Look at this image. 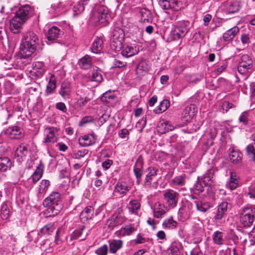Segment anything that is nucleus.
Returning a JSON list of instances; mask_svg holds the SVG:
<instances>
[{
  "label": "nucleus",
  "instance_id": "f257e3e1",
  "mask_svg": "<svg viewBox=\"0 0 255 255\" xmlns=\"http://www.w3.org/2000/svg\"><path fill=\"white\" fill-rule=\"evenodd\" d=\"M38 38L33 31L27 32L24 35L20 46L19 54L21 58L30 57L35 51L38 43Z\"/></svg>",
  "mask_w": 255,
  "mask_h": 255
},
{
  "label": "nucleus",
  "instance_id": "f03ea898",
  "mask_svg": "<svg viewBox=\"0 0 255 255\" xmlns=\"http://www.w3.org/2000/svg\"><path fill=\"white\" fill-rule=\"evenodd\" d=\"M43 205L48 207L45 211L46 216L53 217L57 215L61 208V194L57 192H52L44 200Z\"/></svg>",
  "mask_w": 255,
  "mask_h": 255
},
{
  "label": "nucleus",
  "instance_id": "7ed1b4c3",
  "mask_svg": "<svg viewBox=\"0 0 255 255\" xmlns=\"http://www.w3.org/2000/svg\"><path fill=\"white\" fill-rule=\"evenodd\" d=\"M30 7L25 5L21 7L16 12L15 16L11 19L10 28L14 33L20 32L22 24L29 18Z\"/></svg>",
  "mask_w": 255,
  "mask_h": 255
},
{
  "label": "nucleus",
  "instance_id": "20e7f679",
  "mask_svg": "<svg viewBox=\"0 0 255 255\" xmlns=\"http://www.w3.org/2000/svg\"><path fill=\"white\" fill-rule=\"evenodd\" d=\"M110 15L107 7L103 5H96L92 11L90 19L95 24H105Z\"/></svg>",
  "mask_w": 255,
  "mask_h": 255
},
{
  "label": "nucleus",
  "instance_id": "39448f33",
  "mask_svg": "<svg viewBox=\"0 0 255 255\" xmlns=\"http://www.w3.org/2000/svg\"><path fill=\"white\" fill-rule=\"evenodd\" d=\"M240 222L244 227H251L255 220V207L247 205L242 207L240 211Z\"/></svg>",
  "mask_w": 255,
  "mask_h": 255
},
{
  "label": "nucleus",
  "instance_id": "423d86ee",
  "mask_svg": "<svg viewBox=\"0 0 255 255\" xmlns=\"http://www.w3.org/2000/svg\"><path fill=\"white\" fill-rule=\"evenodd\" d=\"M189 26L188 21L182 20L177 22L170 32L171 40H178L184 37L189 31Z\"/></svg>",
  "mask_w": 255,
  "mask_h": 255
},
{
  "label": "nucleus",
  "instance_id": "0eeeda50",
  "mask_svg": "<svg viewBox=\"0 0 255 255\" xmlns=\"http://www.w3.org/2000/svg\"><path fill=\"white\" fill-rule=\"evenodd\" d=\"M253 61L248 55H243L238 66V72L241 74H245L251 72L253 68Z\"/></svg>",
  "mask_w": 255,
  "mask_h": 255
},
{
  "label": "nucleus",
  "instance_id": "6e6552de",
  "mask_svg": "<svg viewBox=\"0 0 255 255\" xmlns=\"http://www.w3.org/2000/svg\"><path fill=\"white\" fill-rule=\"evenodd\" d=\"M124 32L121 28H116L112 34L111 39V45L114 47L115 50L119 51L121 50L124 39Z\"/></svg>",
  "mask_w": 255,
  "mask_h": 255
},
{
  "label": "nucleus",
  "instance_id": "1a4fd4ad",
  "mask_svg": "<svg viewBox=\"0 0 255 255\" xmlns=\"http://www.w3.org/2000/svg\"><path fill=\"white\" fill-rule=\"evenodd\" d=\"M59 128L53 127H48L44 128V143H54L56 142L58 139V132Z\"/></svg>",
  "mask_w": 255,
  "mask_h": 255
},
{
  "label": "nucleus",
  "instance_id": "9d476101",
  "mask_svg": "<svg viewBox=\"0 0 255 255\" xmlns=\"http://www.w3.org/2000/svg\"><path fill=\"white\" fill-rule=\"evenodd\" d=\"M163 196L168 207L173 208L176 206L179 197L178 193L173 190L168 189L164 191Z\"/></svg>",
  "mask_w": 255,
  "mask_h": 255
},
{
  "label": "nucleus",
  "instance_id": "9b49d317",
  "mask_svg": "<svg viewBox=\"0 0 255 255\" xmlns=\"http://www.w3.org/2000/svg\"><path fill=\"white\" fill-rule=\"evenodd\" d=\"M158 3L162 8L173 11L175 14L180 9V2L178 0H159Z\"/></svg>",
  "mask_w": 255,
  "mask_h": 255
},
{
  "label": "nucleus",
  "instance_id": "f8f14e48",
  "mask_svg": "<svg viewBox=\"0 0 255 255\" xmlns=\"http://www.w3.org/2000/svg\"><path fill=\"white\" fill-rule=\"evenodd\" d=\"M5 134L11 139H20L24 136L23 129L18 126L9 127L5 131Z\"/></svg>",
  "mask_w": 255,
  "mask_h": 255
},
{
  "label": "nucleus",
  "instance_id": "ddd939ff",
  "mask_svg": "<svg viewBox=\"0 0 255 255\" xmlns=\"http://www.w3.org/2000/svg\"><path fill=\"white\" fill-rule=\"evenodd\" d=\"M193 201L187 203L188 208L192 207L193 206H195L197 211L205 213L210 208V204L208 202H203L199 199H195L193 197Z\"/></svg>",
  "mask_w": 255,
  "mask_h": 255
},
{
  "label": "nucleus",
  "instance_id": "4468645a",
  "mask_svg": "<svg viewBox=\"0 0 255 255\" xmlns=\"http://www.w3.org/2000/svg\"><path fill=\"white\" fill-rule=\"evenodd\" d=\"M45 72L44 64L42 62H35L32 64V70L31 73L37 78L41 77Z\"/></svg>",
  "mask_w": 255,
  "mask_h": 255
},
{
  "label": "nucleus",
  "instance_id": "2eb2a0df",
  "mask_svg": "<svg viewBox=\"0 0 255 255\" xmlns=\"http://www.w3.org/2000/svg\"><path fill=\"white\" fill-rule=\"evenodd\" d=\"M121 49L122 55L127 58L136 55L139 51L138 46L135 45H122Z\"/></svg>",
  "mask_w": 255,
  "mask_h": 255
},
{
  "label": "nucleus",
  "instance_id": "dca6fc26",
  "mask_svg": "<svg viewBox=\"0 0 255 255\" xmlns=\"http://www.w3.org/2000/svg\"><path fill=\"white\" fill-rule=\"evenodd\" d=\"M63 34L62 31L58 27L53 26L47 31L46 34V36L48 41H55L58 38L60 37Z\"/></svg>",
  "mask_w": 255,
  "mask_h": 255
},
{
  "label": "nucleus",
  "instance_id": "f3484780",
  "mask_svg": "<svg viewBox=\"0 0 255 255\" xmlns=\"http://www.w3.org/2000/svg\"><path fill=\"white\" fill-rule=\"evenodd\" d=\"M140 19L139 22L146 24L152 21V14L149 10L146 8H141L139 10Z\"/></svg>",
  "mask_w": 255,
  "mask_h": 255
},
{
  "label": "nucleus",
  "instance_id": "a211bd4d",
  "mask_svg": "<svg viewBox=\"0 0 255 255\" xmlns=\"http://www.w3.org/2000/svg\"><path fill=\"white\" fill-rule=\"evenodd\" d=\"M195 105L191 104L189 106L186 107L182 113V119L186 122L190 121L192 117L194 115Z\"/></svg>",
  "mask_w": 255,
  "mask_h": 255
},
{
  "label": "nucleus",
  "instance_id": "6ab92c4d",
  "mask_svg": "<svg viewBox=\"0 0 255 255\" xmlns=\"http://www.w3.org/2000/svg\"><path fill=\"white\" fill-rule=\"evenodd\" d=\"M136 230V228L133 225L128 224L123 227L120 230L116 232V234L118 237L130 236L135 232Z\"/></svg>",
  "mask_w": 255,
  "mask_h": 255
},
{
  "label": "nucleus",
  "instance_id": "aec40b11",
  "mask_svg": "<svg viewBox=\"0 0 255 255\" xmlns=\"http://www.w3.org/2000/svg\"><path fill=\"white\" fill-rule=\"evenodd\" d=\"M228 205V203L226 201L222 202L218 205L216 213L214 217L215 220H220L223 218L227 211Z\"/></svg>",
  "mask_w": 255,
  "mask_h": 255
},
{
  "label": "nucleus",
  "instance_id": "412c9836",
  "mask_svg": "<svg viewBox=\"0 0 255 255\" xmlns=\"http://www.w3.org/2000/svg\"><path fill=\"white\" fill-rule=\"evenodd\" d=\"M193 235L197 239V242L202 241V237L204 234L203 225L201 222L199 221L198 223H195L193 227Z\"/></svg>",
  "mask_w": 255,
  "mask_h": 255
},
{
  "label": "nucleus",
  "instance_id": "4be33fe9",
  "mask_svg": "<svg viewBox=\"0 0 255 255\" xmlns=\"http://www.w3.org/2000/svg\"><path fill=\"white\" fill-rule=\"evenodd\" d=\"M28 145L26 144L22 143L19 145L15 152V156L17 157V160L21 162L23 160V157L27 154Z\"/></svg>",
  "mask_w": 255,
  "mask_h": 255
},
{
  "label": "nucleus",
  "instance_id": "5701e85b",
  "mask_svg": "<svg viewBox=\"0 0 255 255\" xmlns=\"http://www.w3.org/2000/svg\"><path fill=\"white\" fill-rule=\"evenodd\" d=\"M43 171V167L41 165H39L37 167L36 169L29 179V182H30L31 180L32 181L30 187H32L33 185L42 177Z\"/></svg>",
  "mask_w": 255,
  "mask_h": 255
},
{
  "label": "nucleus",
  "instance_id": "b1692460",
  "mask_svg": "<svg viewBox=\"0 0 255 255\" xmlns=\"http://www.w3.org/2000/svg\"><path fill=\"white\" fill-rule=\"evenodd\" d=\"M240 31L238 26H234L223 34V38L226 41L232 40Z\"/></svg>",
  "mask_w": 255,
  "mask_h": 255
},
{
  "label": "nucleus",
  "instance_id": "393cba45",
  "mask_svg": "<svg viewBox=\"0 0 255 255\" xmlns=\"http://www.w3.org/2000/svg\"><path fill=\"white\" fill-rule=\"evenodd\" d=\"M110 252L111 254H115L122 249L123 246V242L121 240H113L109 241Z\"/></svg>",
  "mask_w": 255,
  "mask_h": 255
},
{
  "label": "nucleus",
  "instance_id": "a878e982",
  "mask_svg": "<svg viewBox=\"0 0 255 255\" xmlns=\"http://www.w3.org/2000/svg\"><path fill=\"white\" fill-rule=\"evenodd\" d=\"M78 64L82 69L84 70L89 69L92 66V58L89 55H86L79 59Z\"/></svg>",
  "mask_w": 255,
  "mask_h": 255
},
{
  "label": "nucleus",
  "instance_id": "bb28decb",
  "mask_svg": "<svg viewBox=\"0 0 255 255\" xmlns=\"http://www.w3.org/2000/svg\"><path fill=\"white\" fill-rule=\"evenodd\" d=\"M103 40L100 37H96L94 40L91 48L92 52L98 54L100 53L103 48Z\"/></svg>",
  "mask_w": 255,
  "mask_h": 255
},
{
  "label": "nucleus",
  "instance_id": "cd10ccee",
  "mask_svg": "<svg viewBox=\"0 0 255 255\" xmlns=\"http://www.w3.org/2000/svg\"><path fill=\"white\" fill-rule=\"evenodd\" d=\"M95 141L94 135H85L79 139V144L83 146H88L94 144Z\"/></svg>",
  "mask_w": 255,
  "mask_h": 255
},
{
  "label": "nucleus",
  "instance_id": "c85d7f7f",
  "mask_svg": "<svg viewBox=\"0 0 255 255\" xmlns=\"http://www.w3.org/2000/svg\"><path fill=\"white\" fill-rule=\"evenodd\" d=\"M215 172V169L211 168L208 170L204 175L203 182L205 186H211V183L213 182Z\"/></svg>",
  "mask_w": 255,
  "mask_h": 255
},
{
  "label": "nucleus",
  "instance_id": "c756f323",
  "mask_svg": "<svg viewBox=\"0 0 255 255\" xmlns=\"http://www.w3.org/2000/svg\"><path fill=\"white\" fill-rule=\"evenodd\" d=\"M230 181L226 184L227 188L233 190L235 189L237 186L239 182V177L237 175L235 172L231 171L230 172Z\"/></svg>",
  "mask_w": 255,
  "mask_h": 255
},
{
  "label": "nucleus",
  "instance_id": "7c9ffc66",
  "mask_svg": "<svg viewBox=\"0 0 255 255\" xmlns=\"http://www.w3.org/2000/svg\"><path fill=\"white\" fill-rule=\"evenodd\" d=\"M164 208L163 205L159 203H155L153 210L154 217L157 219L162 218L166 213Z\"/></svg>",
  "mask_w": 255,
  "mask_h": 255
},
{
  "label": "nucleus",
  "instance_id": "2f4dec72",
  "mask_svg": "<svg viewBox=\"0 0 255 255\" xmlns=\"http://www.w3.org/2000/svg\"><path fill=\"white\" fill-rule=\"evenodd\" d=\"M148 174L146 176L144 185L146 186H149L151 184L153 177L157 174L158 170L153 167H150L147 169Z\"/></svg>",
  "mask_w": 255,
  "mask_h": 255
},
{
  "label": "nucleus",
  "instance_id": "473e14b6",
  "mask_svg": "<svg viewBox=\"0 0 255 255\" xmlns=\"http://www.w3.org/2000/svg\"><path fill=\"white\" fill-rule=\"evenodd\" d=\"M93 213V208L92 206H88L81 213L80 218L82 220L87 221L92 218Z\"/></svg>",
  "mask_w": 255,
  "mask_h": 255
},
{
  "label": "nucleus",
  "instance_id": "72a5a7b5",
  "mask_svg": "<svg viewBox=\"0 0 255 255\" xmlns=\"http://www.w3.org/2000/svg\"><path fill=\"white\" fill-rule=\"evenodd\" d=\"M12 162L10 159L7 157L0 158V170L3 172L10 169Z\"/></svg>",
  "mask_w": 255,
  "mask_h": 255
},
{
  "label": "nucleus",
  "instance_id": "f704fd0d",
  "mask_svg": "<svg viewBox=\"0 0 255 255\" xmlns=\"http://www.w3.org/2000/svg\"><path fill=\"white\" fill-rule=\"evenodd\" d=\"M56 80L53 75H51L46 90V95L52 94L56 87Z\"/></svg>",
  "mask_w": 255,
  "mask_h": 255
},
{
  "label": "nucleus",
  "instance_id": "c9c22d12",
  "mask_svg": "<svg viewBox=\"0 0 255 255\" xmlns=\"http://www.w3.org/2000/svg\"><path fill=\"white\" fill-rule=\"evenodd\" d=\"M177 223L174 220L172 217L165 219L162 223V227L164 229L172 230L177 226Z\"/></svg>",
  "mask_w": 255,
  "mask_h": 255
},
{
  "label": "nucleus",
  "instance_id": "e433bc0d",
  "mask_svg": "<svg viewBox=\"0 0 255 255\" xmlns=\"http://www.w3.org/2000/svg\"><path fill=\"white\" fill-rule=\"evenodd\" d=\"M158 131L161 133H164L173 129V126L167 121L159 123L158 125Z\"/></svg>",
  "mask_w": 255,
  "mask_h": 255
},
{
  "label": "nucleus",
  "instance_id": "4c0bfd02",
  "mask_svg": "<svg viewBox=\"0 0 255 255\" xmlns=\"http://www.w3.org/2000/svg\"><path fill=\"white\" fill-rule=\"evenodd\" d=\"M230 159L233 163H238L242 159V154L239 150L233 149L230 154Z\"/></svg>",
  "mask_w": 255,
  "mask_h": 255
},
{
  "label": "nucleus",
  "instance_id": "58836bf2",
  "mask_svg": "<svg viewBox=\"0 0 255 255\" xmlns=\"http://www.w3.org/2000/svg\"><path fill=\"white\" fill-rule=\"evenodd\" d=\"M129 188L126 182H118L115 187V192L125 194L129 190Z\"/></svg>",
  "mask_w": 255,
  "mask_h": 255
},
{
  "label": "nucleus",
  "instance_id": "ea45409f",
  "mask_svg": "<svg viewBox=\"0 0 255 255\" xmlns=\"http://www.w3.org/2000/svg\"><path fill=\"white\" fill-rule=\"evenodd\" d=\"M241 6L238 2H229L226 7L228 13H234L240 9Z\"/></svg>",
  "mask_w": 255,
  "mask_h": 255
},
{
  "label": "nucleus",
  "instance_id": "a19ab883",
  "mask_svg": "<svg viewBox=\"0 0 255 255\" xmlns=\"http://www.w3.org/2000/svg\"><path fill=\"white\" fill-rule=\"evenodd\" d=\"M140 208V203L137 200H131L128 204V209L132 214L135 213Z\"/></svg>",
  "mask_w": 255,
  "mask_h": 255
},
{
  "label": "nucleus",
  "instance_id": "79ce46f5",
  "mask_svg": "<svg viewBox=\"0 0 255 255\" xmlns=\"http://www.w3.org/2000/svg\"><path fill=\"white\" fill-rule=\"evenodd\" d=\"M9 209L8 205L5 203H3L0 209V216L3 220L7 219L10 216Z\"/></svg>",
  "mask_w": 255,
  "mask_h": 255
},
{
  "label": "nucleus",
  "instance_id": "37998d69",
  "mask_svg": "<svg viewBox=\"0 0 255 255\" xmlns=\"http://www.w3.org/2000/svg\"><path fill=\"white\" fill-rule=\"evenodd\" d=\"M170 106V102L168 100H163L157 107V108L154 110L155 114L161 113L165 111Z\"/></svg>",
  "mask_w": 255,
  "mask_h": 255
},
{
  "label": "nucleus",
  "instance_id": "c03bdc74",
  "mask_svg": "<svg viewBox=\"0 0 255 255\" xmlns=\"http://www.w3.org/2000/svg\"><path fill=\"white\" fill-rule=\"evenodd\" d=\"M181 248V245L179 242H174L171 244L169 250L171 255H180Z\"/></svg>",
  "mask_w": 255,
  "mask_h": 255
},
{
  "label": "nucleus",
  "instance_id": "a18cd8bd",
  "mask_svg": "<svg viewBox=\"0 0 255 255\" xmlns=\"http://www.w3.org/2000/svg\"><path fill=\"white\" fill-rule=\"evenodd\" d=\"M55 224L49 223L44 226L40 230L41 234L43 235H51L55 230Z\"/></svg>",
  "mask_w": 255,
  "mask_h": 255
},
{
  "label": "nucleus",
  "instance_id": "49530a36",
  "mask_svg": "<svg viewBox=\"0 0 255 255\" xmlns=\"http://www.w3.org/2000/svg\"><path fill=\"white\" fill-rule=\"evenodd\" d=\"M71 92L70 86L68 83H63L61 84V89L59 93L64 98L68 96Z\"/></svg>",
  "mask_w": 255,
  "mask_h": 255
},
{
  "label": "nucleus",
  "instance_id": "de8ad7c7",
  "mask_svg": "<svg viewBox=\"0 0 255 255\" xmlns=\"http://www.w3.org/2000/svg\"><path fill=\"white\" fill-rule=\"evenodd\" d=\"M250 111H244L239 117V121L240 123H242L244 126H247L249 124L250 121Z\"/></svg>",
  "mask_w": 255,
  "mask_h": 255
},
{
  "label": "nucleus",
  "instance_id": "09e8293b",
  "mask_svg": "<svg viewBox=\"0 0 255 255\" xmlns=\"http://www.w3.org/2000/svg\"><path fill=\"white\" fill-rule=\"evenodd\" d=\"M85 4L80 1H77L73 6V12L74 15H77L82 13L85 9Z\"/></svg>",
  "mask_w": 255,
  "mask_h": 255
},
{
  "label": "nucleus",
  "instance_id": "8fccbe9b",
  "mask_svg": "<svg viewBox=\"0 0 255 255\" xmlns=\"http://www.w3.org/2000/svg\"><path fill=\"white\" fill-rule=\"evenodd\" d=\"M247 155L252 159L253 161H255V148L253 143L249 144L246 147Z\"/></svg>",
  "mask_w": 255,
  "mask_h": 255
},
{
  "label": "nucleus",
  "instance_id": "3c124183",
  "mask_svg": "<svg viewBox=\"0 0 255 255\" xmlns=\"http://www.w3.org/2000/svg\"><path fill=\"white\" fill-rule=\"evenodd\" d=\"M116 98V96L111 91L105 93L101 97V100L103 102L110 103L111 101Z\"/></svg>",
  "mask_w": 255,
  "mask_h": 255
},
{
  "label": "nucleus",
  "instance_id": "603ef678",
  "mask_svg": "<svg viewBox=\"0 0 255 255\" xmlns=\"http://www.w3.org/2000/svg\"><path fill=\"white\" fill-rule=\"evenodd\" d=\"M91 80L98 84L100 83L103 80V77L100 72L97 70H94L91 76Z\"/></svg>",
  "mask_w": 255,
  "mask_h": 255
},
{
  "label": "nucleus",
  "instance_id": "864d4df0",
  "mask_svg": "<svg viewBox=\"0 0 255 255\" xmlns=\"http://www.w3.org/2000/svg\"><path fill=\"white\" fill-rule=\"evenodd\" d=\"M214 242L219 245L223 244L224 240L223 238V234L219 231H216L213 235Z\"/></svg>",
  "mask_w": 255,
  "mask_h": 255
},
{
  "label": "nucleus",
  "instance_id": "5fc2aeb1",
  "mask_svg": "<svg viewBox=\"0 0 255 255\" xmlns=\"http://www.w3.org/2000/svg\"><path fill=\"white\" fill-rule=\"evenodd\" d=\"M172 183L175 186H183L185 183V176L180 175V176H176L172 179Z\"/></svg>",
  "mask_w": 255,
  "mask_h": 255
},
{
  "label": "nucleus",
  "instance_id": "6e6d98bb",
  "mask_svg": "<svg viewBox=\"0 0 255 255\" xmlns=\"http://www.w3.org/2000/svg\"><path fill=\"white\" fill-rule=\"evenodd\" d=\"M50 185V182L48 180H42L39 185L38 189V193L41 194L45 193L48 189V188Z\"/></svg>",
  "mask_w": 255,
  "mask_h": 255
},
{
  "label": "nucleus",
  "instance_id": "4d7b16f0",
  "mask_svg": "<svg viewBox=\"0 0 255 255\" xmlns=\"http://www.w3.org/2000/svg\"><path fill=\"white\" fill-rule=\"evenodd\" d=\"M148 70V66L145 60L141 61L136 67V71L147 72Z\"/></svg>",
  "mask_w": 255,
  "mask_h": 255
},
{
  "label": "nucleus",
  "instance_id": "13d9d810",
  "mask_svg": "<svg viewBox=\"0 0 255 255\" xmlns=\"http://www.w3.org/2000/svg\"><path fill=\"white\" fill-rule=\"evenodd\" d=\"M85 229V226L82 225L80 227L75 230L71 235V240H75L79 238L82 235V231Z\"/></svg>",
  "mask_w": 255,
  "mask_h": 255
},
{
  "label": "nucleus",
  "instance_id": "bf43d9fd",
  "mask_svg": "<svg viewBox=\"0 0 255 255\" xmlns=\"http://www.w3.org/2000/svg\"><path fill=\"white\" fill-rule=\"evenodd\" d=\"M108 246L106 245H104L103 246L98 248L95 251V253L98 255H107L108 253Z\"/></svg>",
  "mask_w": 255,
  "mask_h": 255
},
{
  "label": "nucleus",
  "instance_id": "052dcab7",
  "mask_svg": "<svg viewBox=\"0 0 255 255\" xmlns=\"http://www.w3.org/2000/svg\"><path fill=\"white\" fill-rule=\"evenodd\" d=\"M193 188L194 192L197 194L201 193L204 190V187L202 185L201 182L200 181H197Z\"/></svg>",
  "mask_w": 255,
  "mask_h": 255
},
{
  "label": "nucleus",
  "instance_id": "680f3d73",
  "mask_svg": "<svg viewBox=\"0 0 255 255\" xmlns=\"http://www.w3.org/2000/svg\"><path fill=\"white\" fill-rule=\"evenodd\" d=\"M88 153V150L87 149L79 150L74 153V155L76 158L79 159L84 157Z\"/></svg>",
  "mask_w": 255,
  "mask_h": 255
},
{
  "label": "nucleus",
  "instance_id": "e2e57ef3",
  "mask_svg": "<svg viewBox=\"0 0 255 255\" xmlns=\"http://www.w3.org/2000/svg\"><path fill=\"white\" fill-rule=\"evenodd\" d=\"M118 219L119 218L117 216L112 217L110 220L109 226L113 228L120 225L121 223L119 222Z\"/></svg>",
  "mask_w": 255,
  "mask_h": 255
},
{
  "label": "nucleus",
  "instance_id": "0e129e2a",
  "mask_svg": "<svg viewBox=\"0 0 255 255\" xmlns=\"http://www.w3.org/2000/svg\"><path fill=\"white\" fill-rule=\"evenodd\" d=\"M146 241L145 238H143L140 234H138L135 239L133 240L135 244H140L145 243Z\"/></svg>",
  "mask_w": 255,
  "mask_h": 255
},
{
  "label": "nucleus",
  "instance_id": "69168bd1",
  "mask_svg": "<svg viewBox=\"0 0 255 255\" xmlns=\"http://www.w3.org/2000/svg\"><path fill=\"white\" fill-rule=\"evenodd\" d=\"M89 99L86 97L85 99L82 97H80L77 100V105L79 107L84 106L86 103L89 101Z\"/></svg>",
  "mask_w": 255,
  "mask_h": 255
},
{
  "label": "nucleus",
  "instance_id": "338daca9",
  "mask_svg": "<svg viewBox=\"0 0 255 255\" xmlns=\"http://www.w3.org/2000/svg\"><path fill=\"white\" fill-rule=\"evenodd\" d=\"M56 108L62 111L63 113H66L67 111V108L64 103L62 102L57 103L56 105Z\"/></svg>",
  "mask_w": 255,
  "mask_h": 255
},
{
  "label": "nucleus",
  "instance_id": "774afa93",
  "mask_svg": "<svg viewBox=\"0 0 255 255\" xmlns=\"http://www.w3.org/2000/svg\"><path fill=\"white\" fill-rule=\"evenodd\" d=\"M190 255H204L198 247H195L190 253Z\"/></svg>",
  "mask_w": 255,
  "mask_h": 255
}]
</instances>
